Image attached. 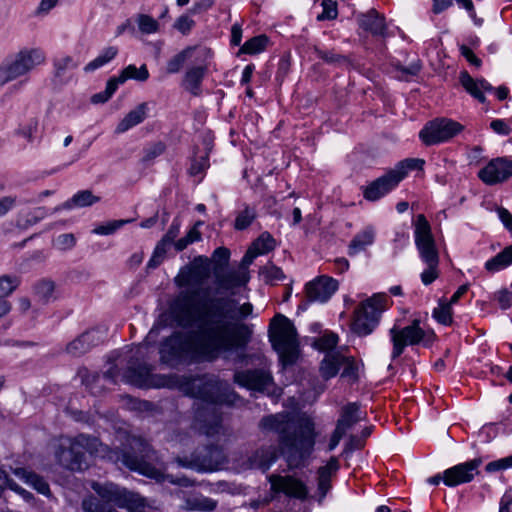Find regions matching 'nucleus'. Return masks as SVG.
<instances>
[{
	"mask_svg": "<svg viewBox=\"0 0 512 512\" xmlns=\"http://www.w3.org/2000/svg\"><path fill=\"white\" fill-rule=\"evenodd\" d=\"M171 313L188 332H174L160 345V360L170 367L180 364L228 360L250 342L252 331L241 321L251 316L253 305H238L230 297L200 296L197 291H180L173 299Z\"/></svg>",
	"mask_w": 512,
	"mask_h": 512,
	"instance_id": "f257e3e1",
	"label": "nucleus"
},
{
	"mask_svg": "<svg viewBox=\"0 0 512 512\" xmlns=\"http://www.w3.org/2000/svg\"><path fill=\"white\" fill-rule=\"evenodd\" d=\"M86 453L114 463L121 462L128 469L157 482L167 481L183 487L194 485L186 476L175 477L166 474L167 466L161 461L157 451L146 440L137 436H128L120 450L111 449L98 438L85 434H79L74 438L61 437L55 454L59 464L64 468L82 471L88 467Z\"/></svg>",
	"mask_w": 512,
	"mask_h": 512,
	"instance_id": "f03ea898",
	"label": "nucleus"
},
{
	"mask_svg": "<svg viewBox=\"0 0 512 512\" xmlns=\"http://www.w3.org/2000/svg\"><path fill=\"white\" fill-rule=\"evenodd\" d=\"M123 378L126 382L138 387L178 389L185 395L201 401L195 412L197 429L207 435L214 436L221 431V414L219 404L234 405L240 400L239 396L230 389L227 382L219 380L214 375L180 376L177 374H153L147 365L135 368L129 366Z\"/></svg>",
	"mask_w": 512,
	"mask_h": 512,
	"instance_id": "7ed1b4c3",
	"label": "nucleus"
},
{
	"mask_svg": "<svg viewBox=\"0 0 512 512\" xmlns=\"http://www.w3.org/2000/svg\"><path fill=\"white\" fill-rule=\"evenodd\" d=\"M263 433H275L290 468H298L309 458L315 445L314 422L290 412L271 414L259 422Z\"/></svg>",
	"mask_w": 512,
	"mask_h": 512,
	"instance_id": "20e7f679",
	"label": "nucleus"
},
{
	"mask_svg": "<svg viewBox=\"0 0 512 512\" xmlns=\"http://www.w3.org/2000/svg\"><path fill=\"white\" fill-rule=\"evenodd\" d=\"M414 242L420 260L426 266L420 274L424 285H430L439 277V251L432 228L424 214H418L412 221Z\"/></svg>",
	"mask_w": 512,
	"mask_h": 512,
	"instance_id": "39448f33",
	"label": "nucleus"
},
{
	"mask_svg": "<svg viewBox=\"0 0 512 512\" xmlns=\"http://www.w3.org/2000/svg\"><path fill=\"white\" fill-rule=\"evenodd\" d=\"M270 341L283 366L294 364L300 353L294 324L284 315L277 314L270 323Z\"/></svg>",
	"mask_w": 512,
	"mask_h": 512,
	"instance_id": "423d86ee",
	"label": "nucleus"
},
{
	"mask_svg": "<svg viewBox=\"0 0 512 512\" xmlns=\"http://www.w3.org/2000/svg\"><path fill=\"white\" fill-rule=\"evenodd\" d=\"M46 62V54L39 47H24L0 65V86L16 79H28L30 73Z\"/></svg>",
	"mask_w": 512,
	"mask_h": 512,
	"instance_id": "0eeeda50",
	"label": "nucleus"
},
{
	"mask_svg": "<svg viewBox=\"0 0 512 512\" xmlns=\"http://www.w3.org/2000/svg\"><path fill=\"white\" fill-rule=\"evenodd\" d=\"M92 488L104 502L94 497L84 499L82 508L85 512H118L112 508L109 503H114L120 508L128 509L132 503L139 501L138 493L121 489L119 486L112 483H93Z\"/></svg>",
	"mask_w": 512,
	"mask_h": 512,
	"instance_id": "6e6552de",
	"label": "nucleus"
},
{
	"mask_svg": "<svg viewBox=\"0 0 512 512\" xmlns=\"http://www.w3.org/2000/svg\"><path fill=\"white\" fill-rule=\"evenodd\" d=\"M385 303L386 297L383 294H374L363 301L354 312L352 331L358 336L371 334L379 324Z\"/></svg>",
	"mask_w": 512,
	"mask_h": 512,
	"instance_id": "1a4fd4ad",
	"label": "nucleus"
},
{
	"mask_svg": "<svg viewBox=\"0 0 512 512\" xmlns=\"http://www.w3.org/2000/svg\"><path fill=\"white\" fill-rule=\"evenodd\" d=\"M225 461L226 457L222 448L213 445L198 448L190 457L177 456L175 458V462L179 467L200 473L215 471L219 469Z\"/></svg>",
	"mask_w": 512,
	"mask_h": 512,
	"instance_id": "9d476101",
	"label": "nucleus"
},
{
	"mask_svg": "<svg viewBox=\"0 0 512 512\" xmlns=\"http://www.w3.org/2000/svg\"><path fill=\"white\" fill-rule=\"evenodd\" d=\"M208 263L209 260L207 257H196L190 265L184 266L180 269L174 279L175 284L180 288H187L188 291H197L200 296H210L207 292L192 289L200 287L209 277L210 270ZM183 291H186V289Z\"/></svg>",
	"mask_w": 512,
	"mask_h": 512,
	"instance_id": "9b49d317",
	"label": "nucleus"
},
{
	"mask_svg": "<svg viewBox=\"0 0 512 512\" xmlns=\"http://www.w3.org/2000/svg\"><path fill=\"white\" fill-rule=\"evenodd\" d=\"M390 339L393 345L391 358L397 359L408 345H417L426 337V332L420 327V320L415 319L406 327L399 328L394 325L389 330Z\"/></svg>",
	"mask_w": 512,
	"mask_h": 512,
	"instance_id": "f8f14e48",
	"label": "nucleus"
},
{
	"mask_svg": "<svg viewBox=\"0 0 512 512\" xmlns=\"http://www.w3.org/2000/svg\"><path fill=\"white\" fill-rule=\"evenodd\" d=\"M463 130V126L450 119H436L429 122L420 131L419 137L427 145L446 142Z\"/></svg>",
	"mask_w": 512,
	"mask_h": 512,
	"instance_id": "ddd939ff",
	"label": "nucleus"
},
{
	"mask_svg": "<svg viewBox=\"0 0 512 512\" xmlns=\"http://www.w3.org/2000/svg\"><path fill=\"white\" fill-rule=\"evenodd\" d=\"M234 382L241 387L258 392L270 393L274 388L271 373L266 369L236 371Z\"/></svg>",
	"mask_w": 512,
	"mask_h": 512,
	"instance_id": "4468645a",
	"label": "nucleus"
},
{
	"mask_svg": "<svg viewBox=\"0 0 512 512\" xmlns=\"http://www.w3.org/2000/svg\"><path fill=\"white\" fill-rule=\"evenodd\" d=\"M512 176V160L506 157L492 159L479 170L478 177L486 185H496Z\"/></svg>",
	"mask_w": 512,
	"mask_h": 512,
	"instance_id": "2eb2a0df",
	"label": "nucleus"
},
{
	"mask_svg": "<svg viewBox=\"0 0 512 512\" xmlns=\"http://www.w3.org/2000/svg\"><path fill=\"white\" fill-rule=\"evenodd\" d=\"M268 480L271 485V491L274 493H283L290 498L298 500H305L308 497L306 484L293 476L271 474Z\"/></svg>",
	"mask_w": 512,
	"mask_h": 512,
	"instance_id": "dca6fc26",
	"label": "nucleus"
},
{
	"mask_svg": "<svg viewBox=\"0 0 512 512\" xmlns=\"http://www.w3.org/2000/svg\"><path fill=\"white\" fill-rule=\"evenodd\" d=\"M482 464L481 458H475L470 461L457 464L443 472V482L449 487L458 486L471 482L475 475L479 473L478 468Z\"/></svg>",
	"mask_w": 512,
	"mask_h": 512,
	"instance_id": "f3484780",
	"label": "nucleus"
},
{
	"mask_svg": "<svg viewBox=\"0 0 512 512\" xmlns=\"http://www.w3.org/2000/svg\"><path fill=\"white\" fill-rule=\"evenodd\" d=\"M198 53L199 57L202 59L201 63L188 68L182 81L184 89L194 96H199L202 92V81L208 71V63L206 60L211 57V52L207 48L199 49Z\"/></svg>",
	"mask_w": 512,
	"mask_h": 512,
	"instance_id": "a211bd4d",
	"label": "nucleus"
},
{
	"mask_svg": "<svg viewBox=\"0 0 512 512\" xmlns=\"http://www.w3.org/2000/svg\"><path fill=\"white\" fill-rule=\"evenodd\" d=\"M338 290V281L329 276H319L306 284L305 291L309 302L324 303Z\"/></svg>",
	"mask_w": 512,
	"mask_h": 512,
	"instance_id": "6ab92c4d",
	"label": "nucleus"
},
{
	"mask_svg": "<svg viewBox=\"0 0 512 512\" xmlns=\"http://www.w3.org/2000/svg\"><path fill=\"white\" fill-rule=\"evenodd\" d=\"M104 333L98 329H93L84 332L78 338L71 341L66 351L72 356H81L88 352L93 346L98 345L104 340Z\"/></svg>",
	"mask_w": 512,
	"mask_h": 512,
	"instance_id": "aec40b11",
	"label": "nucleus"
},
{
	"mask_svg": "<svg viewBox=\"0 0 512 512\" xmlns=\"http://www.w3.org/2000/svg\"><path fill=\"white\" fill-rule=\"evenodd\" d=\"M357 23L361 29L375 37H386L387 35L385 17L375 9L357 15Z\"/></svg>",
	"mask_w": 512,
	"mask_h": 512,
	"instance_id": "412c9836",
	"label": "nucleus"
},
{
	"mask_svg": "<svg viewBox=\"0 0 512 512\" xmlns=\"http://www.w3.org/2000/svg\"><path fill=\"white\" fill-rule=\"evenodd\" d=\"M213 273L218 287L226 291L245 285L249 281V273L245 269L225 271L214 267Z\"/></svg>",
	"mask_w": 512,
	"mask_h": 512,
	"instance_id": "4be33fe9",
	"label": "nucleus"
},
{
	"mask_svg": "<svg viewBox=\"0 0 512 512\" xmlns=\"http://www.w3.org/2000/svg\"><path fill=\"white\" fill-rule=\"evenodd\" d=\"M399 184L398 179L394 176L392 171H388L385 175L372 181L364 189V198L369 201H376L386 195L389 191L394 189Z\"/></svg>",
	"mask_w": 512,
	"mask_h": 512,
	"instance_id": "5701e85b",
	"label": "nucleus"
},
{
	"mask_svg": "<svg viewBox=\"0 0 512 512\" xmlns=\"http://www.w3.org/2000/svg\"><path fill=\"white\" fill-rule=\"evenodd\" d=\"M277 459L276 448L273 446L254 451L241 465L242 469L267 470Z\"/></svg>",
	"mask_w": 512,
	"mask_h": 512,
	"instance_id": "b1692460",
	"label": "nucleus"
},
{
	"mask_svg": "<svg viewBox=\"0 0 512 512\" xmlns=\"http://www.w3.org/2000/svg\"><path fill=\"white\" fill-rule=\"evenodd\" d=\"M460 83L470 95H472L481 103L486 101V97L483 92L493 91L492 85L487 80H475L469 75L467 71H462L460 73Z\"/></svg>",
	"mask_w": 512,
	"mask_h": 512,
	"instance_id": "393cba45",
	"label": "nucleus"
},
{
	"mask_svg": "<svg viewBox=\"0 0 512 512\" xmlns=\"http://www.w3.org/2000/svg\"><path fill=\"white\" fill-rule=\"evenodd\" d=\"M339 461L336 457H331L326 465L321 466L318 471V492H319V501L321 502L326 494L331 489V479L332 476L336 474L339 470Z\"/></svg>",
	"mask_w": 512,
	"mask_h": 512,
	"instance_id": "a878e982",
	"label": "nucleus"
},
{
	"mask_svg": "<svg viewBox=\"0 0 512 512\" xmlns=\"http://www.w3.org/2000/svg\"><path fill=\"white\" fill-rule=\"evenodd\" d=\"M376 238V229L369 225L355 234L348 245V255L356 256L364 252L369 246L373 245Z\"/></svg>",
	"mask_w": 512,
	"mask_h": 512,
	"instance_id": "bb28decb",
	"label": "nucleus"
},
{
	"mask_svg": "<svg viewBox=\"0 0 512 512\" xmlns=\"http://www.w3.org/2000/svg\"><path fill=\"white\" fill-rule=\"evenodd\" d=\"M55 283L50 279H40L33 285V295L35 300L43 305L56 300Z\"/></svg>",
	"mask_w": 512,
	"mask_h": 512,
	"instance_id": "cd10ccee",
	"label": "nucleus"
},
{
	"mask_svg": "<svg viewBox=\"0 0 512 512\" xmlns=\"http://www.w3.org/2000/svg\"><path fill=\"white\" fill-rule=\"evenodd\" d=\"M148 112V104L141 103L135 109L131 110L117 125L116 132L124 133L134 126L142 123Z\"/></svg>",
	"mask_w": 512,
	"mask_h": 512,
	"instance_id": "c85d7f7f",
	"label": "nucleus"
},
{
	"mask_svg": "<svg viewBox=\"0 0 512 512\" xmlns=\"http://www.w3.org/2000/svg\"><path fill=\"white\" fill-rule=\"evenodd\" d=\"M217 505L216 500L199 494L187 497L181 508L185 511L212 512Z\"/></svg>",
	"mask_w": 512,
	"mask_h": 512,
	"instance_id": "c756f323",
	"label": "nucleus"
},
{
	"mask_svg": "<svg viewBox=\"0 0 512 512\" xmlns=\"http://www.w3.org/2000/svg\"><path fill=\"white\" fill-rule=\"evenodd\" d=\"M14 474L19 479L23 480L28 485L32 486L35 490L43 495H49L50 488L48 483L39 475L28 471L25 468L14 469Z\"/></svg>",
	"mask_w": 512,
	"mask_h": 512,
	"instance_id": "7c9ffc66",
	"label": "nucleus"
},
{
	"mask_svg": "<svg viewBox=\"0 0 512 512\" xmlns=\"http://www.w3.org/2000/svg\"><path fill=\"white\" fill-rule=\"evenodd\" d=\"M362 419L359 405L349 403L342 408L340 418L336 426L342 428L345 432Z\"/></svg>",
	"mask_w": 512,
	"mask_h": 512,
	"instance_id": "2f4dec72",
	"label": "nucleus"
},
{
	"mask_svg": "<svg viewBox=\"0 0 512 512\" xmlns=\"http://www.w3.org/2000/svg\"><path fill=\"white\" fill-rule=\"evenodd\" d=\"M344 361L345 357L339 353L326 354L320 365V373L322 377L330 379L336 376Z\"/></svg>",
	"mask_w": 512,
	"mask_h": 512,
	"instance_id": "473e14b6",
	"label": "nucleus"
},
{
	"mask_svg": "<svg viewBox=\"0 0 512 512\" xmlns=\"http://www.w3.org/2000/svg\"><path fill=\"white\" fill-rule=\"evenodd\" d=\"M512 264V245L507 246L497 255L486 261L485 269L490 273H495Z\"/></svg>",
	"mask_w": 512,
	"mask_h": 512,
	"instance_id": "72a5a7b5",
	"label": "nucleus"
},
{
	"mask_svg": "<svg viewBox=\"0 0 512 512\" xmlns=\"http://www.w3.org/2000/svg\"><path fill=\"white\" fill-rule=\"evenodd\" d=\"M118 54V48L116 46H109L104 48L98 56L87 63L84 67L86 73L94 72L95 70L105 66L111 62Z\"/></svg>",
	"mask_w": 512,
	"mask_h": 512,
	"instance_id": "f704fd0d",
	"label": "nucleus"
},
{
	"mask_svg": "<svg viewBox=\"0 0 512 512\" xmlns=\"http://www.w3.org/2000/svg\"><path fill=\"white\" fill-rule=\"evenodd\" d=\"M99 197L93 195L90 190H82L73 195L71 199L66 201L62 208L71 209L73 207H87L99 201Z\"/></svg>",
	"mask_w": 512,
	"mask_h": 512,
	"instance_id": "c9c22d12",
	"label": "nucleus"
},
{
	"mask_svg": "<svg viewBox=\"0 0 512 512\" xmlns=\"http://www.w3.org/2000/svg\"><path fill=\"white\" fill-rule=\"evenodd\" d=\"M425 164V161L420 158H407L400 161L394 169H391L394 176L400 182L407 173L411 170H421Z\"/></svg>",
	"mask_w": 512,
	"mask_h": 512,
	"instance_id": "e433bc0d",
	"label": "nucleus"
},
{
	"mask_svg": "<svg viewBox=\"0 0 512 512\" xmlns=\"http://www.w3.org/2000/svg\"><path fill=\"white\" fill-rule=\"evenodd\" d=\"M149 78V72L145 64L137 68L135 65L130 64L125 67L119 74V81L126 82L128 79L144 82Z\"/></svg>",
	"mask_w": 512,
	"mask_h": 512,
	"instance_id": "4c0bfd02",
	"label": "nucleus"
},
{
	"mask_svg": "<svg viewBox=\"0 0 512 512\" xmlns=\"http://www.w3.org/2000/svg\"><path fill=\"white\" fill-rule=\"evenodd\" d=\"M195 47H187L184 50L177 53L175 56H173L168 62H167V73L168 74H175L178 73L186 60L190 58L195 51Z\"/></svg>",
	"mask_w": 512,
	"mask_h": 512,
	"instance_id": "58836bf2",
	"label": "nucleus"
},
{
	"mask_svg": "<svg viewBox=\"0 0 512 512\" xmlns=\"http://www.w3.org/2000/svg\"><path fill=\"white\" fill-rule=\"evenodd\" d=\"M20 282V278L16 275L0 276V301L8 302L5 298L19 287Z\"/></svg>",
	"mask_w": 512,
	"mask_h": 512,
	"instance_id": "ea45409f",
	"label": "nucleus"
},
{
	"mask_svg": "<svg viewBox=\"0 0 512 512\" xmlns=\"http://www.w3.org/2000/svg\"><path fill=\"white\" fill-rule=\"evenodd\" d=\"M268 43V38L265 35H258L247 40L240 48V53L244 54H258L262 52Z\"/></svg>",
	"mask_w": 512,
	"mask_h": 512,
	"instance_id": "a19ab883",
	"label": "nucleus"
},
{
	"mask_svg": "<svg viewBox=\"0 0 512 512\" xmlns=\"http://www.w3.org/2000/svg\"><path fill=\"white\" fill-rule=\"evenodd\" d=\"M201 222H197L188 232L187 234L174 242V248L177 252H181L185 250L190 244L201 240V233L198 230V226Z\"/></svg>",
	"mask_w": 512,
	"mask_h": 512,
	"instance_id": "79ce46f5",
	"label": "nucleus"
},
{
	"mask_svg": "<svg viewBox=\"0 0 512 512\" xmlns=\"http://www.w3.org/2000/svg\"><path fill=\"white\" fill-rule=\"evenodd\" d=\"M181 227V221L179 218H174L171 225L169 226L167 232L164 234L162 239L157 243V245L163 247L168 250L171 245L174 246V242H176V238L179 235Z\"/></svg>",
	"mask_w": 512,
	"mask_h": 512,
	"instance_id": "37998d69",
	"label": "nucleus"
},
{
	"mask_svg": "<svg viewBox=\"0 0 512 512\" xmlns=\"http://www.w3.org/2000/svg\"><path fill=\"white\" fill-rule=\"evenodd\" d=\"M53 67L55 76L61 78L68 71L76 69L78 63L71 56H62L54 60Z\"/></svg>",
	"mask_w": 512,
	"mask_h": 512,
	"instance_id": "c03bdc74",
	"label": "nucleus"
},
{
	"mask_svg": "<svg viewBox=\"0 0 512 512\" xmlns=\"http://www.w3.org/2000/svg\"><path fill=\"white\" fill-rule=\"evenodd\" d=\"M46 216V210L44 207H38L33 211L26 214H20L17 220V224L20 227L27 228L39 222Z\"/></svg>",
	"mask_w": 512,
	"mask_h": 512,
	"instance_id": "a18cd8bd",
	"label": "nucleus"
},
{
	"mask_svg": "<svg viewBox=\"0 0 512 512\" xmlns=\"http://www.w3.org/2000/svg\"><path fill=\"white\" fill-rule=\"evenodd\" d=\"M313 51L318 58L330 65H341L347 62V58L344 55L338 54L334 50H323L318 46H314Z\"/></svg>",
	"mask_w": 512,
	"mask_h": 512,
	"instance_id": "49530a36",
	"label": "nucleus"
},
{
	"mask_svg": "<svg viewBox=\"0 0 512 512\" xmlns=\"http://www.w3.org/2000/svg\"><path fill=\"white\" fill-rule=\"evenodd\" d=\"M258 255L266 254L275 248V240L268 233H262L251 245Z\"/></svg>",
	"mask_w": 512,
	"mask_h": 512,
	"instance_id": "de8ad7c7",
	"label": "nucleus"
},
{
	"mask_svg": "<svg viewBox=\"0 0 512 512\" xmlns=\"http://www.w3.org/2000/svg\"><path fill=\"white\" fill-rule=\"evenodd\" d=\"M139 30L143 34H153L159 30V23L157 20L146 14H139L136 17Z\"/></svg>",
	"mask_w": 512,
	"mask_h": 512,
	"instance_id": "09e8293b",
	"label": "nucleus"
},
{
	"mask_svg": "<svg viewBox=\"0 0 512 512\" xmlns=\"http://www.w3.org/2000/svg\"><path fill=\"white\" fill-rule=\"evenodd\" d=\"M260 274L263 276L264 281L270 284L281 281L285 277L283 271L273 264H268L261 268Z\"/></svg>",
	"mask_w": 512,
	"mask_h": 512,
	"instance_id": "8fccbe9b",
	"label": "nucleus"
},
{
	"mask_svg": "<svg viewBox=\"0 0 512 512\" xmlns=\"http://www.w3.org/2000/svg\"><path fill=\"white\" fill-rule=\"evenodd\" d=\"M322 13L317 16L318 21L334 20L338 16L337 2L334 0H322Z\"/></svg>",
	"mask_w": 512,
	"mask_h": 512,
	"instance_id": "3c124183",
	"label": "nucleus"
},
{
	"mask_svg": "<svg viewBox=\"0 0 512 512\" xmlns=\"http://www.w3.org/2000/svg\"><path fill=\"white\" fill-rule=\"evenodd\" d=\"M132 222L131 219L113 220L107 224L99 225L93 229V233L97 235H110L123 227L125 224Z\"/></svg>",
	"mask_w": 512,
	"mask_h": 512,
	"instance_id": "603ef678",
	"label": "nucleus"
},
{
	"mask_svg": "<svg viewBox=\"0 0 512 512\" xmlns=\"http://www.w3.org/2000/svg\"><path fill=\"white\" fill-rule=\"evenodd\" d=\"M433 317L443 325H449L452 322L451 304L440 303L433 310Z\"/></svg>",
	"mask_w": 512,
	"mask_h": 512,
	"instance_id": "864d4df0",
	"label": "nucleus"
},
{
	"mask_svg": "<svg viewBox=\"0 0 512 512\" xmlns=\"http://www.w3.org/2000/svg\"><path fill=\"white\" fill-rule=\"evenodd\" d=\"M338 343V336L334 333H326L318 338L314 346L320 351H330L336 347Z\"/></svg>",
	"mask_w": 512,
	"mask_h": 512,
	"instance_id": "5fc2aeb1",
	"label": "nucleus"
},
{
	"mask_svg": "<svg viewBox=\"0 0 512 512\" xmlns=\"http://www.w3.org/2000/svg\"><path fill=\"white\" fill-rule=\"evenodd\" d=\"M256 214L255 211L251 208H245L242 212L238 214L235 220V228L238 230H243L247 228L252 221L255 219Z\"/></svg>",
	"mask_w": 512,
	"mask_h": 512,
	"instance_id": "6e6d98bb",
	"label": "nucleus"
},
{
	"mask_svg": "<svg viewBox=\"0 0 512 512\" xmlns=\"http://www.w3.org/2000/svg\"><path fill=\"white\" fill-rule=\"evenodd\" d=\"M76 244V238L72 233L60 234L53 242L56 249L67 251L72 249Z\"/></svg>",
	"mask_w": 512,
	"mask_h": 512,
	"instance_id": "4d7b16f0",
	"label": "nucleus"
},
{
	"mask_svg": "<svg viewBox=\"0 0 512 512\" xmlns=\"http://www.w3.org/2000/svg\"><path fill=\"white\" fill-rule=\"evenodd\" d=\"M195 26V21L189 15H181L175 21L173 27L183 35L190 33L192 28Z\"/></svg>",
	"mask_w": 512,
	"mask_h": 512,
	"instance_id": "13d9d810",
	"label": "nucleus"
},
{
	"mask_svg": "<svg viewBox=\"0 0 512 512\" xmlns=\"http://www.w3.org/2000/svg\"><path fill=\"white\" fill-rule=\"evenodd\" d=\"M212 258L215 262L214 267H218L220 270H223L224 267L228 264L230 251L225 247H218L215 249Z\"/></svg>",
	"mask_w": 512,
	"mask_h": 512,
	"instance_id": "bf43d9fd",
	"label": "nucleus"
},
{
	"mask_svg": "<svg viewBox=\"0 0 512 512\" xmlns=\"http://www.w3.org/2000/svg\"><path fill=\"white\" fill-rule=\"evenodd\" d=\"M165 150V145L162 142H157L145 149L143 162H150L156 157L160 156Z\"/></svg>",
	"mask_w": 512,
	"mask_h": 512,
	"instance_id": "052dcab7",
	"label": "nucleus"
},
{
	"mask_svg": "<svg viewBox=\"0 0 512 512\" xmlns=\"http://www.w3.org/2000/svg\"><path fill=\"white\" fill-rule=\"evenodd\" d=\"M167 251L168 250L164 249L163 247L156 245L151 258L147 263V268H149V269L157 268L165 259V255H166Z\"/></svg>",
	"mask_w": 512,
	"mask_h": 512,
	"instance_id": "680f3d73",
	"label": "nucleus"
},
{
	"mask_svg": "<svg viewBox=\"0 0 512 512\" xmlns=\"http://www.w3.org/2000/svg\"><path fill=\"white\" fill-rule=\"evenodd\" d=\"M209 166V160L208 156H201L199 158L193 159L191 166H190V174L193 176H196L198 174H201L204 172Z\"/></svg>",
	"mask_w": 512,
	"mask_h": 512,
	"instance_id": "e2e57ef3",
	"label": "nucleus"
},
{
	"mask_svg": "<svg viewBox=\"0 0 512 512\" xmlns=\"http://www.w3.org/2000/svg\"><path fill=\"white\" fill-rule=\"evenodd\" d=\"M509 468H511V466L509 464L508 458L504 457L487 463L485 466V471L487 473H495Z\"/></svg>",
	"mask_w": 512,
	"mask_h": 512,
	"instance_id": "0e129e2a",
	"label": "nucleus"
},
{
	"mask_svg": "<svg viewBox=\"0 0 512 512\" xmlns=\"http://www.w3.org/2000/svg\"><path fill=\"white\" fill-rule=\"evenodd\" d=\"M496 300L498 301L501 309L506 310L512 305V291L507 289H502L498 291L495 295Z\"/></svg>",
	"mask_w": 512,
	"mask_h": 512,
	"instance_id": "69168bd1",
	"label": "nucleus"
},
{
	"mask_svg": "<svg viewBox=\"0 0 512 512\" xmlns=\"http://www.w3.org/2000/svg\"><path fill=\"white\" fill-rule=\"evenodd\" d=\"M491 129L500 134V135H509L511 133V128L507 125V123L502 119H495L490 123Z\"/></svg>",
	"mask_w": 512,
	"mask_h": 512,
	"instance_id": "338daca9",
	"label": "nucleus"
},
{
	"mask_svg": "<svg viewBox=\"0 0 512 512\" xmlns=\"http://www.w3.org/2000/svg\"><path fill=\"white\" fill-rule=\"evenodd\" d=\"M497 213L505 228L512 232V214L503 207L498 208Z\"/></svg>",
	"mask_w": 512,
	"mask_h": 512,
	"instance_id": "774afa93",
	"label": "nucleus"
}]
</instances>
